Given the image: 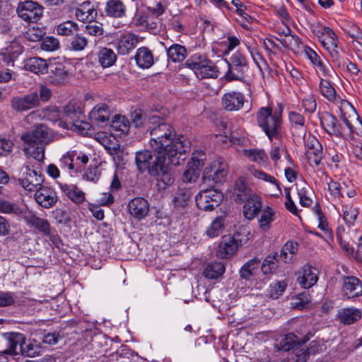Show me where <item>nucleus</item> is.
<instances>
[{
	"label": "nucleus",
	"instance_id": "1",
	"mask_svg": "<svg viewBox=\"0 0 362 362\" xmlns=\"http://www.w3.org/2000/svg\"><path fill=\"white\" fill-rule=\"evenodd\" d=\"M165 114L153 111L148 118L151 134L149 145L154 153H162L173 165L186 159L190 141L184 136H176L173 127L164 122Z\"/></svg>",
	"mask_w": 362,
	"mask_h": 362
},
{
	"label": "nucleus",
	"instance_id": "2",
	"mask_svg": "<svg viewBox=\"0 0 362 362\" xmlns=\"http://www.w3.org/2000/svg\"><path fill=\"white\" fill-rule=\"evenodd\" d=\"M135 162L141 173L147 170L151 176L156 177L159 190L166 189L174 182V170L170 166L171 164L168 161V158L162 153H155V159H153L150 151H140L136 153Z\"/></svg>",
	"mask_w": 362,
	"mask_h": 362
},
{
	"label": "nucleus",
	"instance_id": "3",
	"mask_svg": "<svg viewBox=\"0 0 362 362\" xmlns=\"http://www.w3.org/2000/svg\"><path fill=\"white\" fill-rule=\"evenodd\" d=\"M337 109L343 124L337 119V122H334V132H329L328 134L345 139H350L354 134H362V122L352 105L349 102H341Z\"/></svg>",
	"mask_w": 362,
	"mask_h": 362
},
{
	"label": "nucleus",
	"instance_id": "4",
	"mask_svg": "<svg viewBox=\"0 0 362 362\" xmlns=\"http://www.w3.org/2000/svg\"><path fill=\"white\" fill-rule=\"evenodd\" d=\"M258 126L267 136L270 141L280 140L283 134V122L281 110L270 107H260L256 116Z\"/></svg>",
	"mask_w": 362,
	"mask_h": 362
},
{
	"label": "nucleus",
	"instance_id": "5",
	"mask_svg": "<svg viewBox=\"0 0 362 362\" xmlns=\"http://www.w3.org/2000/svg\"><path fill=\"white\" fill-rule=\"evenodd\" d=\"M49 129L45 125L40 124L30 132H27L21 135V140L28 145L24 148V151L34 158L40 161L44 159V146L43 144L48 143L50 141Z\"/></svg>",
	"mask_w": 362,
	"mask_h": 362
},
{
	"label": "nucleus",
	"instance_id": "6",
	"mask_svg": "<svg viewBox=\"0 0 362 362\" xmlns=\"http://www.w3.org/2000/svg\"><path fill=\"white\" fill-rule=\"evenodd\" d=\"M228 71L225 74V78L228 81H243L249 70L248 61L240 51L234 52L230 59L226 60Z\"/></svg>",
	"mask_w": 362,
	"mask_h": 362
},
{
	"label": "nucleus",
	"instance_id": "7",
	"mask_svg": "<svg viewBox=\"0 0 362 362\" xmlns=\"http://www.w3.org/2000/svg\"><path fill=\"white\" fill-rule=\"evenodd\" d=\"M317 37L322 47L328 52L332 61L341 63V48L339 46V39L336 33L329 27L323 26L317 33Z\"/></svg>",
	"mask_w": 362,
	"mask_h": 362
},
{
	"label": "nucleus",
	"instance_id": "8",
	"mask_svg": "<svg viewBox=\"0 0 362 362\" xmlns=\"http://www.w3.org/2000/svg\"><path fill=\"white\" fill-rule=\"evenodd\" d=\"M6 341V350L10 355L15 356L19 354L33 356L35 351L30 344H26L25 337L23 334L19 332H7L4 334Z\"/></svg>",
	"mask_w": 362,
	"mask_h": 362
},
{
	"label": "nucleus",
	"instance_id": "9",
	"mask_svg": "<svg viewBox=\"0 0 362 362\" xmlns=\"http://www.w3.org/2000/svg\"><path fill=\"white\" fill-rule=\"evenodd\" d=\"M89 161L87 155L76 150H71L64 153L59 160L62 169L69 171L70 175L81 173Z\"/></svg>",
	"mask_w": 362,
	"mask_h": 362
},
{
	"label": "nucleus",
	"instance_id": "10",
	"mask_svg": "<svg viewBox=\"0 0 362 362\" xmlns=\"http://www.w3.org/2000/svg\"><path fill=\"white\" fill-rule=\"evenodd\" d=\"M223 194L209 188L201 190L196 196V204L197 207L204 211H211L217 207L223 200Z\"/></svg>",
	"mask_w": 362,
	"mask_h": 362
},
{
	"label": "nucleus",
	"instance_id": "11",
	"mask_svg": "<svg viewBox=\"0 0 362 362\" xmlns=\"http://www.w3.org/2000/svg\"><path fill=\"white\" fill-rule=\"evenodd\" d=\"M21 177L18 179L20 185L30 192H34L43 185L44 177L40 172L33 170L28 165L23 166Z\"/></svg>",
	"mask_w": 362,
	"mask_h": 362
},
{
	"label": "nucleus",
	"instance_id": "12",
	"mask_svg": "<svg viewBox=\"0 0 362 362\" xmlns=\"http://www.w3.org/2000/svg\"><path fill=\"white\" fill-rule=\"evenodd\" d=\"M18 16L25 22L38 21L42 16L44 8L37 1L27 0L21 2L17 8Z\"/></svg>",
	"mask_w": 362,
	"mask_h": 362
},
{
	"label": "nucleus",
	"instance_id": "13",
	"mask_svg": "<svg viewBox=\"0 0 362 362\" xmlns=\"http://www.w3.org/2000/svg\"><path fill=\"white\" fill-rule=\"evenodd\" d=\"M247 170L250 175L259 182L267 184L272 187L274 192L272 195L279 197L281 194L280 182L274 175L254 165H249L247 167Z\"/></svg>",
	"mask_w": 362,
	"mask_h": 362
},
{
	"label": "nucleus",
	"instance_id": "14",
	"mask_svg": "<svg viewBox=\"0 0 362 362\" xmlns=\"http://www.w3.org/2000/svg\"><path fill=\"white\" fill-rule=\"evenodd\" d=\"M228 172V168L226 163L216 160L206 167L202 179L204 182L212 180L215 183H222L224 182Z\"/></svg>",
	"mask_w": 362,
	"mask_h": 362
},
{
	"label": "nucleus",
	"instance_id": "15",
	"mask_svg": "<svg viewBox=\"0 0 362 362\" xmlns=\"http://www.w3.org/2000/svg\"><path fill=\"white\" fill-rule=\"evenodd\" d=\"M139 42V37L131 32L117 34L115 48L120 55H127L135 49Z\"/></svg>",
	"mask_w": 362,
	"mask_h": 362
},
{
	"label": "nucleus",
	"instance_id": "16",
	"mask_svg": "<svg viewBox=\"0 0 362 362\" xmlns=\"http://www.w3.org/2000/svg\"><path fill=\"white\" fill-rule=\"evenodd\" d=\"M40 105V99L37 91L28 94L13 97L11 100V106L13 110L18 112H24Z\"/></svg>",
	"mask_w": 362,
	"mask_h": 362
},
{
	"label": "nucleus",
	"instance_id": "17",
	"mask_svg": "<svg viewBox=\"0 0 362 362\" xmlns=\"http://www.w3.org/2000/svg\"><path fill=\"white\" fill-rule=\"evenodd\" d=\"M23 218L28 226L34 228L44 236L51 238L52 227L47 219L37 216L32 211H25Z\"/></svg>",
	"mask_w": 362,
	"mask_h": 362
},
{
	"label": "nucleus",
	"instance_id": "18",
	"mask_svg": "<svg viewBox=\"0 0 362 362\" xmlns=\"http://www.w3.org/2000/svg\"><path fill=\"white\" fill-rule=\"evenodd\" d=\"M34 197L36 202L45 209L52 207L58 200L55 190L47 185H42L34 192Z\"/></svg>",
	"mask_w": 362,
	"mask_h": 362
},
{
	"label": "nucleus",
	"instance_id": "19",
	"mask_svg": "<svg viewBox=\"0 0 362 362\" xmlns=\"http://www.w3.org/2000/svg\"><path fill=\"white\" fill-rule=\"evenodd\" d=\"M247 102L245 96L239 91H230L226 93L221 98V105L224 110L230 112L238 111Z\"/></svg>",
	"mask_w": 362,
	"mask_h": 362
},
{
	"label": "nucleus",
	"instance_id": "20",
	"mask_svg": "<svg viewBox=\"0 0 362 362\" xmlns=\"http://www.w3.org/2000/svg\"><path fill=\"white\" fill-rule=\"evenodd\" d=\"M110 108L105 103L96 105L89 112L91 123L100 127H106L110 124Z\"/></svg>",
	"mask_w": 362,
	"mask_h": 362
},
{
	"label": "nucleus",
	"instance_id": "21",
	"mask_svg": "<svg viewBox=\"0 0 362 362\" xmlns=\"http://www.w3.org/2000/svg\"><path fill=\"white\" fill-rule=\"evenodd\" d=\"M341 293L347 298L362 296V282L356 276H347L342 278Z\"/></svg>",
	"mask_w": 362,
	"mask_h": 362
},
{
	"label": "nucleus",
	"instance_id": "22",
	"mask_svg": "<svg viewBox=\"0 0 362 362\" xmlns=\"http://www.w3.org/2000/svg\"><path fill=\"white\" fill-rule=\"evenodd\" d=\"M319 270L310 265L303 266L298 272V282L301 287L309 288L318 281Z\"/></svg>",
	"mask_w": 362,
	"mask_h": 362
},
{
	"label": "nucleus",
	"instance_id": "23",
	"mask_svg": "<svg viewBox=\"0 0 362 362\" xmlns=\"http://www.w3.org/2000/svg\"><path fill=\"white\" fill-rule=\"evenodd\" d=\"M239 246L240 245L235 237L223 236L217 247L216 255L220 258L227 259L235 253Z\"/></svg>",
	"mask_w": 362,
	"mask_h": 362
},
{
	"label": "nucleus",
	"instance_id": "24",
	"mask_svg": "<svg viewBox=\"0 0 362 362\" xmlns=\"http://www.w3.org/2000/svg\"><path fill=\"white\" fill-rule=\"evenodd\" d=\"M308 340V337H301L291 333L279 337L276 341V346L279 350L289 351L293 350L299 344H305Z\"/></svg>",
	"mask_w": 362,
	"mask_h": 362
},
{
	"label": "nucleus",
	"instance_id": "25",
	"mask_svg": "<svg viewBox=\"0 0 362 362\" xmlns=\"http://www.w3.org/2000/svg\"><path fill=\"white\" fill-rule=\"evenodd\" d=\"M245 202L243 214L245 218L251 221L262 211V200L259 195L253 193Z\"/></svg>",
	"mask_w": 362,
	"mask_h": 362
},
{
	"label": "nucleus",
	"instance_id": "26",
	"mask_svg": "<svg viewBox=\"0 0 362 362\" xmlns=\"http://www.w3.org/2000/svg\"><path fill=\"white\" fill-rule=\"evenodd\" d=\"M47 81L49 84L59 86L65 84L69 78V74L62 64H50Z\"/></svg>",
	"mask_w": 362,
	"mask_h": 362
},
{
	"label": "nucleus",
	"instance_id": "27",
	"mask_svg": "<svg viewBox=\"0 0 362 362\" xmlns=\"http://www.w3.org/2000/svg\"><path fill=\"white\" fill-rule=\"evenodd\" d=\"M129 214L136 219H142L149 211V204L146 199L136 197L132 199L128 204Z\"/></svg>",
	"mask_w": 362,
	"mask_h": 362
},
{
	"label": "nucleus",
	"instance_id": "28",
	"mask_svg": "<svg viewBox=\"0 0 362 362\" xmlns=\"http://www.w3.org/2000/svg\"><path fill=\"white\" fill-rule=\"evenodd\" d=\"M319 88L322 95L327 100L334 104L337 107H339L341 102H348L346 100L341 99L337 95L336 90L332 83L327 79L321 78Z\"/></svg>",
	"mask_w": 362,
	"mask_h": 362
},
{
	"label": "nucleus",
	"instance_id": "29",
	"mask_svg": "<svg viewBox=\"0 0 362 362\" xmlns=\"http://www.w3.org/2000/svg\"><path fill=\"white\" fill-rule=\"evenodd\" d=\"M251 189L248 186L245 178L240 177L235 182L233 197L238 203L244 202L248 197L252 195Z\"/></svg>",
	"mask_w": 362,
	"mask_h": 362
},
{
	"label": "nucleus",
	"instance_id": "30",
	"mask_svg": "<svg viewBox=\"0 0 362 362\" xmlns=\"http://www.w3.org/2000/svg\"><path fill=\"white\" fill-rule=\"evenodd\" d=\"M305 155L310 165L318 166L322 158V148L320 144L317 140L309 142Z\"/></svg>",
	"mask_w": 362,
	"mask_h": 362
},
{
	"label": "nucleus",
	"instance_id": "31",
	"mask_svg": "<svg viewBox=\"0 0 362 362\" xmlns=\"http://www.w3.org/2000/svg\"><path fill=\"white\" fill-rule=\"evenodd\" d=\"M97 15L96 11L90 1L83 2L75 10V16L76 19L81 22H91Z\"/></svg>",
	"mask_w": 362,
	"mask_h": 362
},
{
	"label": "nucleus",
	"instance_id": "32",
	"mask_svg": "<svg viewBox=\"0 0 362 362\" xmlns=\"http://www.w3.org/2000/svg\"><path fill=\"white\" fill-rule=\"evenodd\" d=\"M257 218L259 228L267 232L272 228V223L276 220V211L270 206L264 207L260 212Z\"/></svg>",
	"mask_w": 362,
	"mask_h": 362
},
{
	"label": "nucleus",
	"instance_id": "33",
	"mask_svg": "<svg viewBox=\"0 0 362 362\" xmlns=\"http://www.w3.org/2000/svg\"><path fill=\"white\" fill-rule=\"evenodd\" d=\"M134 59L137 66L141 69H148L154 63L152 52L146 47H141L136 50Z\"/></svg>",
	"mask_w": 362,
	"mask_h": 362
},
{
	"label": "nucleus",
	"instance_id": "34",
	"mask_svg": "<svg viewBox=\"0 0 362 362\" xmlns=\"http://www.w3.org/2000/svg\"><path fill=\"white\" fill-rule=\"evenodd\" d=\"M49 65L47 61L40 57H31L25 62L24 67L26 70L35 74H44L48 72Z\"/></svg>",
	"mask_w": 362,
	"mask_h": 362
},
{
	"label": "nucleus",
	"instance_id": "35",
	"mask_svg": "<svg viewBox=\"0 0 362 362\" xmlns=\"http://www.w3.org/2000/svg\"><path fill=\"white\" fill-rule=\"evenodd\" d=\"M129 123L127 117L119 115H115L110 124V130L115 136H121L129 131Z\"/></svg>",
	"mask_w": 362,
	"mask_h": 362
},
{
	"label": "nucleus",
	"instance_id": "36",
	"mask_svg": "<svg viewBox=\"0 0 362 362\" xmlns=\"http://www.w3.org/2000/svg\"><path fill=\"white\" fill-rule=\"evenodd\" d=\"M60 189L73 202L83 203L85 200V193L74 185L58 183Z\"/></svg>",
	"mask_w": 362,
	"mask_h": 362
},
{
	"label": "nucleus",
	"instance_id": "37",
	"mask_svg": "<svg viewBox=\"0 0 362 362\" xmlns=\"http://www.w3.org/2000/svg\"><path fill=\"white\" fill-rule=\"evenodd\" d=\"M105 11L108 16L121 18L125 15L126 6L121 0H108Z\"/></svg>",
	"mask_w": 362,
	"mask_h": 362
},
{
	"label": "nucleus",
	"instance_id": "38",
	"mask_svg": "<svg viewBox=\"0 0 362 362\" xmlns=\"http://www.w3.org/2000/svg\"><path fill=\"white\" fill-rule=\"evenodd\" d=\"M261 262L257 258L247 261L240 269V274L242 278L250 279L256 276L260 270Z\"/></svg>",
	"mask_w": 362,
	"mask_h": 362
},
{
	"label": "nucleus",
	"instance_id": "39",
	"mask_svg": "<svg viewBox=\"0 0 362 362\" xmlns=\"http://www.w3.org/2000/svg\"><path fill=\"white\" fill-rule=\"evenodd\" d=\"M225 272V266L222 262H214L208 263L204 268L203 275L209 279H217Z\"/></svg>",
	"mask_w": 362,
	"mask_h": 362
},
{
	"label": "nucleus",
	"instance_id": "40",
	"mask_svg": "<svg viewBox=\"0 0 362 362\" xmlns=\"http://www.w3.org/2000/svg\"><path fill=\"white\" fill-rule=\"evenodd\" d=\"M337 316L341 322L350 325L358 321L361 317V312L356 308H344L339 311Z\"/></svg>",
	"mask_w": 362,
	"mask_h": 362
},
{
	"label": "nucleus",
	"instance_id": "41",
	"mask_svg": "<svg viewBox=\"0 0 362 362\" xmlns=\"http://www.w3.org/2000/svg\"><path fill=\"white\" fill-rule=\"evenodd\" d=\"M315 345V341H312L310 348L308 349H305L301 344H299L293 350H291V356L292 359L295 360L296 362H305L309 357V354L310 353L315 354L318 352V349H315L314 346Z\"/></svg>",
	"mask_w": 362,
	"mask_h": 362
},
{
	"label": "nucleus",
	"instance_id": "42",
	"mask_svg": "<svg viewBox=\"0 0 362 362\" xmlns=\"http://www.w3.org/2000/svg\"><path fill=\"white\" fill-rule=\"evenodd\" d=\"M243 154L250 161L255 162L259 165H264L268 163L269 158L267 154L262 149H244Z\"/></svg>",
	"mask_w": 362,
	"mask_h": 362
},
{
	"label": "nucleus",
	"instance_id": "43",
	"mask_svg": "<svg viewBox=\"0 0 362 362\" xmlns=\"http://www.w3.org/2000/svg\"><path fill=\"white\" fill-rule=\"evenodd\" d=\"M298 250V245L296 242L287 241L281 248L280 259L286 263L293 261Z\"/></svg>",
	"mask_w": 362,
	"mask_h": 362
},
{
	"label": "nucleus",
	"instance_id": "44",
	"mask_svg": "<svg viewBox=\"0 0 362 362\" xmlns=\"http://www.w3.org/2000/svg\"><path fill=\"white\" fill-rule=\"evenodd\" d=\"M83 107L81 103L71 100L64 108L62 114L72 122L79 119L83 115Z\"/></svg>",
	"mask_w": 362,
	"mask_h": 362
},
{
	"label": "nucleus",
	"instance_id": "45",
	"mask_svg": "<svg viewBox=\"0 0 362 362\" xmlns=\"http://www.w3.org/2000/svg\"><path fill=\"white\" fill-rule=\"evenodd\" d=\"M269 156L272 160L274 162V166H277L278 161L280 160L281 156H284L287 160H291V156L288 153L286 147L283 142L279 140L278 144L274 143L269 151Z\"/></svg>",
	"mask_w": 362,
	"mask_h": 362
},
{
	"label": "nucleus",
	"instance_id": "46",
	"mask_svg": "<svg viewBox=\"0 0 362 362\" xmlns=\"http://www.w3.org/2000/svg\"><path fill=\"white\" fill-rule=\"evenodd\" d=\"M221 129L223 134L226 138H229L230 141L234 144H240L244 141L245 132L242 129H234L231 127L230 130H227V125L225 122H221Z\"/></svg>",
	"mask_w": 362,
	"mask_h": 362
},
{
	"label": "nucleus",
	"instance_id": "47",
	"mask_svg": "<svg viewBox=\"0 0 362 362\" xmlns=\"http://www.w3.org/2000/svg\"><path fill=\"white\" fill-rule=\"evenodd\" d=\"M98 62L103 68L112 66L117 60V55L110 48L103 47L100 49L98 54Z\"/></svg>",
	"mask_w": 362,
	"mask_h": 362
},
{
	"label": "nucleus",
	"instance_id": "48",
	"mask_svg": "<svg viewBox=\"0 0 362 362\" xmlns=\"http://www.w3.org/2000/svg\"><path fill=\"white\" fill-rule=\"evenodd\" d=\"M167 54L173 62H180L187 57V51L185 47L181 45L173 44L167 49Z\"/></svg>",
	"mask_w": 362,
	"mask_h": 362
},
{
	"label": "nucleus",
	"instance_id": "49",
	"mask_svg": "<svg viewBox=\"0 0 362 362\" xmlns=\"http://www.w3.org/2000/svg\"><path fill=\"white\" fill-rule=\"evenodd\" d=\"M207 57L201 54H192L186 62L185 66L192 69L194 74L197 76L199 71L202 69L205 63L207 62Z\"/></svg>",
	"mask_w": 362,
	"mask_h": 362
},
{
	"label": "nucleus",
	"instance_id": "50",
	"mask_svg": "<svg viewBox=\"0 0 362 362\" xmlns=\"http://www.w3.org/2000/svg\"><path fill=\"white\" fill-rule=\"evenodd\" d=\"M226 216H217L206 230V234L210 238L218 236L225 228Z\"/></svg>",
	"mask_w": 362,
	"mask_h": 362
},
{
	"label": "nucleus",
	"instance_id": "51",
	"mask_svg": "<svg viewBox=\"0 0 362 362\" xmlns=\"http://www.w3.org/2000/svg\"><path fill=\"white\" fill-rule=\"evenodd\" d=\"M58 35L71 36L79 30L78 25L72 21H66L59 23L56 28Z\"/></svg>",
	"mask_w": 362,
	"mask_h": 362
},
{
	"label": "nucleus",
	"instance_id": "52",
	"mask_svg": "<svg viewBox=\"0 0 362 362\" xmlns=\"http://www.w3.org/2000/svg\"><path fill=\"white\" fill-rule=\"evenodd\" d=\"M343 219L348 227L354 226L358 215V210L356 207L352 205H343L342 206Z\"/></svg>",
	"mask_w": 362,
	"mask_h": 362
},
{
	"label": "nucleus",
	"instance_id": "53",
	"mask_svg": "<svg viewBox=\"0 0 362 362\" xmlns=\"http://www.w3.org/2000/svg\"><path fill=\"white\" fill-rule=\"evenodd\" d=\"M45 34L46 31L44 27L34 25L28 28L27 30L24 33V36L29 41L38 42L43 38Z\"/></svg>",
	"mask_w": 362,
	"mask_h": 362
},
{
	"label": "nucleus",
	"instance_id": "54",
	"mask_svg": "<svg viewBox=\"0 0 362 362\" xmlns=\"http://www.w3.org/2000/svg\"><path fill=\"white\" fill-rule=\"evenodd\" d=\"M218 76V71L214 64V62L209 59H207V62L204 64L200 71L197 74V77L199 78H216Z\"/></svg>",
	"mask_w": 362,
	"mask_h": 362
},
{
	"label": "nucleus",
	"instance_id": "55",
	"mask_svg": "<svg viewBox=\"0 0 362 362\" xmlns=\"http://www.w3.org/2000/svg\"><path fill=\"white\" fill-rule=\"evenodd\" d=\"M62 114L57 106L52 105L42 110L39 115L44 119L55 122L59 120Z\"/></svg>",
	"mask_w": 362,
	"mask_h": 362
},
{
	"label": "nucleus",
	"instance_id": "56",
	"mask_svg": "<svg viewBox=\"0 0 362 362\" xmlns=\"http://www.w3.org/2000/svg\"><path fill=\"white\" fill-rule=\"evenodd\" d=\"M234 237L240 245L245 244L252 238L251 226L249 223L240 226Z\"/></svg>",
	"mask_w": 362,
	"mask_h": 362
},
{
	"label": "nucleus",
	"instance_id": "57",
	"mask_svg": "<svg viewBox=\"0 0 362 362\" xmlns=\"http://www.w3.org/2000/svg\"><path fill=\"white\" fill-rule=\"evenodd\" d=\"M88 39L81 34H76L69 42V49L74 52H81L88 46Z\"/></svg>",
	"mask_w": 362,
	"mask_h": 362
},
{
	"label": "nucleus",
	"instance_id": "58",
	"mask_svg": "<svg viewBox=\"0 0 362 362\" xmlns=\"http://www.w3.org/2000/svg\"><path fill=\"white\" fill-rule=\"evenodd\" d=\"M298 194L300 204L303 207H309L313 204V199L310 197L311 189L309 186L304 184L301 187H298Z\"/></svg>",
	"mask_w": 362,
	"mask_h": 362
},
{
	"label": "nucleus",
	"instance_id": "59",
	"mask_svg": "<svg viewBox=\"0 0 362 362\" xmlns=\"http://www.w3.org/2000/svg\"><path fill=\"white\" fill-rule=\"evenodd\" d=\"M320 124L323 129L328 134L334 132V122H337V117L328 112H323L320 115Z\"/></svg>",
	"mask_w": 362,
	"mask_h": 362
},
{
	"label": "nucleus",
	"instance_id": "60",
	"mask_svg": "<svg viewBox=\"0 0 362 362\" xmlns=\"http://www.w3.org/2000/svg\"><path fill=\"white\" fill-rule=\"evenodd\" d=\"M286 286L287 284L285 281H276L270 284L267 295L272 298H278L285 291Z\"/></svg>",
	"mask_w": 362,
	"mask_h": 362
},
{
	"label": "nucleus",
	"instance_id": "61",
	"mask_svg": "<svg viewBox=\"0 0 362 362\" xmlns=\"http://www.w3.org/2000/svg\"><path fill=\"white\" fill-rule=\"evenodd\" d=\"M152 113L146 115L141 110H136L131 114V119L132 124L136 127H141L146 124L148 127V118Z\"/></svg>",
	"mask_w": 362,
	"mask_h": 362
},
{
	"label": "nucleus",
	"instance_id": "62",
	"mask_svg": "<svg viewBox=\"0 0 362 362\" xmlns=\"http://www.w3.org/2000/svg\"><path fill=\"white\" fill-rule=\"evenodd\" d=\"M313 211L317 219L318 228L325 233H329L330 229L327 221V219L317 204H315V206L313 208Z\"/></svg>",
	"mask_w": 362,
	"mask_h": 362
},
{
	"label": "nucleus",
	"instance_id": "63",
	"mask_svg": "<svg viewBox=\"0 0 362 362\" xmlns=\"http://www.w3.org/2000/svg\"><path fill=\"white\" fill-rule=\"evenodd\" d=\"M23 52V48L18 45H11L6 48L5 52L2 53V57L8 55L9 60L7 61V64L11 63L13 64L16 58Z\"/></svg>",
	"mask_w": 362,
	"mask_h": 362
},
{
	"label": "nucleus",
	"instance_id": "64",
	"mask_svg": "<svg viewBox=\"0 0 362 362\" xmlns=\"http://www.w3.org/2000/svg\"><path fill=\"white\" fill-rule=\"evenodd\" d=\"M277 267V262L275 256H268L261 265V271L264 274L274 272Z\"/></svg>",
	"mask_w": 362,
	"mask_h": 362
}]
</instances>
